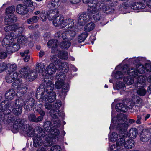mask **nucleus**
Wrapping results in <instances>:
<instances>
[{"label":"nucleus","instance_id":"obj_1","mask_svg":"<svg viewBox=\"0 0 151 151\" xmlns=\"http://www.w3.org/2000/svg\"><path fill=\"white\" fill-rule=\"evenodd\" d=\"M47 87L45 89V92L47 94H45L43 97L44 93V89L40 88H38L36 93V96H38L39 94L40 95L39 98L41 99L43 97V99L51 103L53 102L56 99V95L55 93L53 92L54 84L52 83L51 82H48L47 83Z\"/></svg>","mask_w":151,"mask_h":151},{"label":"nucleus","instance_id":"obj_2","mask_svg":"<svg viewBox=\"0 0 151 151\" xmlns=\"http://www.w3.org/2000/svg\"><path fill=\"white\" fill-rule=\"evenodd\" d=\"M52 122L47 121L45 122L43 125V127L48 133L46 134L45 138L46 139L44 142V146L47 147L50 146L52 142L49 139H51L54 137L55 136H57L59 134V131L58 129H53Z\"/></svg>","mask_w":151,"mask_h":151},{"label":"nucleus","instance_id":"obj_3","mask_svg":"<svg viewBox=\"0 0 151 151\" xmlns=\"http://www.w3.org/2000/svg\"><path fill=\"white\" fill-rule=\"evenodd\" d=\"M117 119L119 120L117 126V128L119 130V137H124L125 134H127V130L130 125L127 121V118L124 114H119Z\"/></svg>","mask_w":151,"mask_h":151},{"label":"nucleus","instance_id":"obj_4","mask_svg":"<svg viewBox=\"0 0 151 151\" xmlns=\"http://www.w3.org/2000/svg\"><path fill=\"white\" fill-rule=\"evenodd\" d=\"M54 25L55 27L60 26L61 28H64L66 26L71 28V26L75 25L74 20L70 19H64L63 16H57L53 21Z\"/></svg>","mask_w":151,"mask_h":151},{"label":"nucleus","instance_id":"obj_5","mask_svg":"<svg viewBox=\"0 0 151 151\" xmlns=\"http://www.w3.org/2000/svg\"><path fill=\"white\" fill-rule=\"evenodd\" d=\"M35 130L37 132V134L35 136L33 139V145L37 147L42 145V138L45 136L46 133L43 129L39 126L36 127Z\"/></svg>","mask_w":151,"mask_h":151},{"label":"nucleus","instance_id":"obj_6","mask_svg":"<svg viewBox=\"0 0 151 151\" xmlns=\"http://www.w3.org/2000/svg\"><path fill=\"white\" fill-rule=\"evenodd\" d=\"M116 142V145L119 147H124L128 149H130L134 146V142L132 139L127 140L126 141L125 137L127 136V134H125V136L119 137Z\"/></svg>","mask_w":151,"mask_h":151},{"label":"nucleus","instance_id":"obj_7","mask_svg":"<svg viewBox=\"0 0 151 151\" xmlns=\"http://www.w3.org/2000/svg\"><path fill=\"white\" fill-rule=\"evenodd\" d=\"M67 31L65 33H63L61 38L64 40L67 39L69 40H72L75 36L76 35V30L77 28V26L74 25L71 27V28L69 27H67Z\"/></svg>","mask_w":151,"mask_h":151},{"label":"nucleus","instance_id":"obj_8","mask_svg":"<svg viewBox=\"0 0 151 151\" xmlns=\"http://www.w3.org/2000/svg\"><path fill=\"white\" fill-rule=\"evenodd\" d=\"M29 125L25 124V120L22 118H18L15 121L13 124V128L21 132L26 127H28Z\"/></svg>","mask_w":151,"mask_h":151},{"label":"nucleus","instance_id":"obj_9","mask_svg":"<svg viewBox=\"0 0 151 151\" xmlns=\"http://www.w3.org/2000/svg\"><path fill=\"white\" fill-rule=\"evenodd\" d=\"M14 105L12 102L4 100L0 104V111H6L5 114H9L11 112L12 106Z\"/></svg>","mask_w":151,"mask_h":151},{"label":"nucleus","instance_id":"obj_10","mask_svg":"<svg viewBox=\"0 0 151 151\" xmlns=\"http://www.w3.org/2000/svg\"><path fill=\"white\" fill-rule=\"evenodd\" d=\"M22 83L21 79L18 78L15 80L12 83V85L14 88H17V91L23 94L27 92V88L24 86Z\"/></svg>","mask_w":151,"mask_h":151},{"label":"nucleus","instance_id":"obj_11","mask_svg":"<svg viewBox=\"0 0 151 151\" xmlns=\"http://www.w3.org/2000/svg\"><path fill=\"white\" fill-rule=\"evenodd\" d=\"M97 7L98 8H99L100 10L103 11L106 13H111L115 9L114 7L101 2H98Z\"/></svg>","mask_w":151,"mask_h":151},{"label":"nucleus","instance_id":"obj_12","mask_svg":"<svg viewBox=\"0 0 151 151\" xmlns=\"http://www.w3.org/2000/svg\"><path fill=\"white\" fill-rule=\"evenodd\" d=\"M23 100L21 99L18 100V103L17 100L15 102V106L13 107L12 106V111L16 115H19L22 113V106H23L22 102Z\"/></svg>","mask_w":151,"mask_h":151},{"label":"nucleus","instance_id":"obj_13","mask_svg":"<svg viewBox=\"0 0 151 151\" xmlns=\"http://www.w3.org/2000/svg\"><path fill=\"white\" fill-rule=\"evenodd\" d=\"M24 109L27 111L31 110L32 108L35 106V102L34 99L32 98H29L26 99L25 101L22 102Z\"/></svg>","mask_w":151,"mask_h":151},{"label":"nucleus","instance_id":"obj_14","mask_svg":"<svg viewBox=\"0 0 151 151\" xmlns=\"http://www.w3.org/2000/svg\"><path fill=\"white\" fill-rule=\"evenodd\" d=\"M4 29L6 32H9L12 30L15 32H18L20 34L22 33L24 30V29L22 27H19L18 24H16L6 26L4 27Z\"/></svg>","mask_w":151,"mask_h":151},{"label":"nucleus","instance_id":"obj_15","mask_svg":"<svg viewBox=\"0 0 151 151\" xmlns=\"http://www.w3.org/2000/svg\"><path fill=\"white\" fill-rule=\"evenodd\" d=\"M90 19V17L87 13H82L78 17V22L80 25L82 26L84 25Z\"/></svg>","mask_w":151,"mask_h":151},{"label":"nucleus","instance_id":"obj_16","mask_svg":"<svg viewBox=\"0 0 151 151\" xmlns=\"http://www.w3.org/2000/svg\"><path fill=\"white\" fill-rule=\"evenodd\" d=\"M137 82L135 87L137 88L138 87H144L146 85L145 82L146 80V77L143 76L141 75L138 76L137 78L134 79Z\"/></svg>","mask_w":151,"mask_h":151},{"label":"nucleus","instance_id":"obj_17","mask_svg":"<svg viewBox=\"0 0 151 151\" xmlns=\"http://www.w3.org/2000/svg\"><path fill=\"white\" fill-rule=\"evenodd\" d=\"M122 72L125 73V74H127L134 77L135 79H136V76H138L137 70L133 68H130L129 69H127L124 67L123 68Z\"/></svg>","mask_w":151,"mask_h":151},{"label":"nucleus","instance_id":"obj_18","mask_svg":"<svg viewBox=\"0 0 151 151\" xmlns=\"http://www.w3.org/2000/svg\"><path fill=\"white\" fill-rule=\"evenodd\" d=\"M16 11L18 14L23 15L27 13L28 9L24 5L19 4L17 6Z\"/></svg>","mask_w":151,"mask_h":151},{"label":"nucleus","instance_id":"obj_19","mask_svg":"<svg viewBox=\"0 0 151 151\" xmlns=\"http://www.w3.org/2000/svg\"><path fill=\"white\" fill-rule=\"evenodd\" d=\"M22 133L27 134L28 136L30 137H34L37 135L36 134H37V132L35 130V128L34 130L32 127H29H29H26L22 132Z\"/></svg>","mask_w":151,"mask_h":151},{"label":"nucleus","instance_id":"obj_20","mask_svg":"<svg viewBox=\"0 0 151 151\" xmlns=\"http://www.w3.org/2000/svg\"><path fill=\"white\" fill-rule=\"evenodd\" d=\"M58 41L56 40H49L47 43V45L50 48H52V53L56 52L58 50L57 48Z\"/></svg>","mask_w":151,"mask_h":151},{"label":"nucleus","instance_id":"obj_21","mask_svg":"<svg viewBox=\"0 0 151 151\" xmlns=\"http://www.w3.org/2000/svg\"><path fill=\"white\" fill-rule=\"evenodd\" d=\"M29 72V68L28 67H24L21 68L19 72V75L21 77L26 79Z\"/></svg>","mask_w":151,"mask_h":151},{"label":"nucleus","instance_id":"obj_22","mask_svg":"<svg viewBox=\"0 0 151 151\" xmlns=\"http://www.w3.org/2000/svg\"><path fill=\"white\" fill-rule=\"evenodd\" d=\"M69 85L65 84L62 88L61 91L59 92V96L62 99H64L66 95V93L68 91Z\"/></svg>","mask_w":151,"mask_h":151},{"label":"nucleus","instance_id":"obj_23","mask_svg":"<svg viewBox=\"0 0 151 151\" xmlns=\"http://www.w3.org/2000/svg\"><path fill=\"white\" fill-rule=\"evenodd\" d=\"M17 18L14 14L7 15L5 17V21L7 24H9L16 21Z\"/></svg>","mask_w":151,"mask_h":151},{"label":"nucleus","instance_id":"obj_24","mask_svg":"<svg viewBox=\"0 0 151 151\" xmlns=\"http://www.w3.org/2000/svg\"><path fill=\"white\" fill-rule=\"evenodd\" d=\"M57 68L53 63L50 64L47 67L46 71L47 73L50 75L55 74Z\"/></svg>","mask_w":151,"mask_h":151},{"label":"nucleus","instance_id":"obj_25","mask_svg":"<svg viewBox=\"0 0 151 151\" xmlns=\"http://www.w3.org/2000/svg\"><path fill=\"white\" fill-rule=\"evenodd\" d=\"M28 119L30 121L36 123H37L42 120V116H38L36 117V116L33 114H29L28 116Z\"/></svg>","mask_w":151,"mask_h":151},{"label":"nucleus","instance_id":"obj_26","mask_svg":"<svg viewBox=\"0 0 151 151\" xmlns=\"http://www.w3.org/2000/svg\"><path fill=\"white\" fill-rule=\"evenodd\" d=\"M57 65L58 66L60 70L63 69L65 72H68L69 70L68 63L66 62H62L60 61Z\"/></svg>","mask_w":151,"mask_h":151},{"label":"nucleus","instance_id":"obj_27","mask_svg":"<svg viewBox=\"0 0 151 151\" xmlns=\"http://www.w3.org/2000/svg\"><path fill=\"white\" fill-rule=\"evenodd\" d=\"M15 95V91L13 89L9 90L7 91L5 93V98L9 100H12Z\"/></svg>","mask_w":151,"mask_h":151},{"label":"nucleus","instance_id":"obj_28","mask_svg":"<svg viewBox=\"0 0 151 151\" xmlns=\"http://www.w3.org/2000/svg\"><path fill=\"white\" fill-rule=\"evenodd\" d=\"M116 110L119 112H126L127 110V106L122 103H118L116 105Z\"/></svg>","mask_w":151,"mask_h":151},{"label":"nucleus","instance_id":"obj_29","mask_svg":"<svg viewBox=\"0 0 151 151\" xmlns=\"http://www.w3.org/2000/svg\"><path fill=\"white\" fill-rule=\"evenodd\" d=\"M60 4L59 0H51L50 1L47 5V7L49 8L51 7L57 8Z\"/></svg>","mask_w":151,"mask_h":151},{"label":"nucleus","instance_id":"obj_30","mask_svg":"<svg viewBox=\"0 0 151 151\" xmlns=\"http://www.w3.org/2000/svg\"><path fill=\"white\" fill-rule=\"evenodd\" d=\"M10 37L9 35H6L2 41V44L3 47H8L12 43V40H10Z\"/></svg>","mask_w":151,"mask_h":151},{"label":"nucleus","instance_id":"obj_31","mask_svg":"<svg viewBox=\"0 0 151 151\" xmlns=\"http://www.w3.org/2000/svg\"><path fill=\"white\" fill-rule=\"evenodd\" d=\"M135 79L132 77H131L129 75H127L125 76L123 78V80L124 83L128 85L132 84L134 82Z\"/></svg>","mask_w":151,"mask_h":151},{"label":"nucleus","instance_id":"obj_32","mask_svg":"<svg viewBox=\"0 0 151 151\" xmlns=\"http://www.w3.org/2000/svg\"><path fill=\"white\" fill-rule=\"evenodd\" d=\"M134 105L135 106L136 111H138L139 110L140 107L142 105V99L138 97L135 100V101H134Z\"/></svg>","mask_w":151,"mask_h":151},{"label":"nucleus","instance_id":"obj_33","mask_svg":"<svg viewBox=\"0 0 151 151\" xmlns=\"http://www.w3.org/2000/svg\"><path fill=\"white\" fill-rule=\"evenodd\" d=\"M53 122L52 123L53 128L54 129H55L58 128L60 126V121L58 118H56L55 119H53Z\"/></svg>","mask_w":151,"mask_h":151},{"label":"nucleus","instance_id":"obj_34","mask_svg":"<svg viewBox=\"0 0 151 151\" xmlns=\"http://www.w3.org/2000/svg\"><path fill=\"white\" fill-rule=\"evenodd\" d=\"M50 114L51 116L53 118V119L56 118H58L60 116V112L58 110H55L54 109L51 110L50 111Z\"/></svg>","mask_w":151,"mask_h":151},{"label":"nucleus","instance_id":"obj_35","mask_svg":"<svg viewBox=\"0 0 151 151\" xmlns=\"http://www.w3.org/2000/svg\"><path fill=\"white\" fill-rule=\"evenodd\" d=\"M37 76V73L36 72H34L30 70V72L27 76L26 79L29 81H33Z\"/></svg>","mask_w":151,"mask_h":151},{"label":"nucleus","instance_id":"obj_36","mask_svg":"<svg viewBox=\"0 0 151 151\" xmlns=\"http://www.w3.org/2000/svg\"><path fill=\"white\" fill-rule=\"evenodd\" d=\"M27 42V39L24 36H19L17 39V42L20 45H23Z\"/></svg>","mask_w":151,"mask_h":151},{"label":"nucleus","instance_id":"obj_37","mask_svg":"<svg viewBox=\"0 0 151 151\" xmlns=\"http://www.w3.org/2000/svg\"><path fill=\"white\" fill-rule=\"evenodd\" d=\"M59 58L63 60H66L68 58V55L66 51H59L58 54Z\"/></svg>","mask_w":151,"mask_h":151},{"label":"nucleus","instance_id":"obj_38","mask_svg":"<svg viewBox=\"0 0 151 151\" xmlns=\"http://www.w3.org/2000/svg\"><path fill=\"white\" fill-rule=\"evenodd\" d=\"M95 26L94 23L91 22L87 24L84 27V29L85 31L89 32L93 30Z\"/></svg>","mask_w":151,"mask_h":151},{"label":"nucleus","instance_id":"obj_39","mask_svg":"<svg viewBox=\"0 0 151 151\" xmlns=\"http://www.w3.org/2000/svg\"><path fill=\"white\" fill-rule=\"evenodd\" d=\"M88 35V33L84 32L81 34L78 38V41L79 43L83 42Z\"/></svg>","mask_w":151,"mask_h":151},{"label":"nucleus","instance_id":"obj_40","mask_svg":"<svg viewBox=\"0 0 151 151\" xmlns=\"http://www.w3.org/2000/svg\"><path fill=\"white\" fill-rule=\"evenodd\" d=\"M39 18L38 16H34L31 18L27 19V22L29 24H32L34 23H36L39 19Z\"/></svg>","mask_w":151,"mask_h":151},{"label":"nucleus","instance_id":"obj_41","mask_svg":"<svg viewBox=\"0 0 151 151\" xmlns=\"http://www.w3.org/2000/svg\"><path fill=\"white\" fill-rule=\"evenodd\" d=\"M116 88L117 90H120V91H124L125 89V85L122 82H117Z\"/></svg>","mask_w":151,"mask_h":151},{"label":"nucleus","instance_id":"obj_42","mask_svg":"<svg viewBox=\"0 0 151 151\" xmlns=\"http://www.w3.org/2000/svg\"><path fill=\"white\" fill-rule=\"evenodd\" d=\"M29 53V50H26L24 52H20V54L21 56H25V58H24V60L25 62H27L29 60L30 56L29 55H26Z\"/></svg>","mask_w":151,"mask_h":151},{"label":"nucleus","instance_id":"obj_43","mask_svg":"<svg viewBox=\"0 0 151 151\" xmlns=\"http://www.w3.org/2000/svg\"><path fill=\"white\" fill-rule=\"evenodd\" d=\"M97 4L96 6H90L88 9L89 13L93 14H95L96 13H98V12H99V10L100 9L99 8H97Z\"/></svg>","mask_w":151,"mask_h":151},{"label":"nucleus","instance_id":"obj_44","mask_svg":"<svg viewBox=\"0 0 151 151\" xmlns=\"http://www.w3.org/2000/svg\"><path fill=\"white\" fill-rule=\"evenodd\" d=\"M129 136L132 138L136 137L137 134V131L136 128H132L129 131Z\"/></svg>","mask_w":151,"mask_h":151},{"label":"nucleus","instance_id":"obj_45","mask_svg":"<svg viewBox=\"0 0 151 151\" xmlns=\"http://www.w3.org/2000/svg\"><path fill=\"white\" fill-rule=\"evenodd\" d=\"M65 75V74L62 72H59L56 76V78L57 80L61 81H64Z\"/></svg>","mask_w":151,"mask_h":151},{"label":"nucleus","instance_id":"obj_46","mask_svg":"<svg viewBox=\"0 0 151 151\" xmlns=\"http://www.w3.org/2000/svg\"><path fill=\"white\" fill-rule=\"evenodd\" d=\"M71 43L70 42L63 41L61 42L60 47L63 49H67L70 46Z\"/></svg>","mask_w":151,"mask_h":151},{"label":"nucleus","instance_id":"obj_47","mask_svg":"<svg viewBox=\"0 0 151 151\" xmlns=\"http://www.w3.org/2000/svg\"><path fill=\"white\" fill-rule=\"evenodd\" d=\"M138 87V89L137 90V92L138 94L140 96H144L145 95L147 92L146 90H145L143 87Z\"/></svg>","mask_w":151,"mask_h":151},{"label":"nucleus","instance_id":"obj_48","mask_svg":"<svg viewBox=\"0 0 151 151\" xmlns=\"http://www.w3.org/2000/svg\"><path fill=\"white\" fill-rule=\"evenodd\" d=\"M137 72L140 74H142L145 72V66L141 64H139L137 66Z\"/></svg>","mask_w":151,"mask_h":151},{"label":"nucleus","instance_id":"obj_49","mask_svg":"<svg viewBox=\"0 0 151 151\" xmlns=\"http://www.w3.org/2000/svg\"><path fill=\"white\" fill-rule=\"evenodd\" d=\"M8 66L9 67V71L10 72H13L16 70L17 68V65L15 64H8Z\"/></svg>","mask_w":151,"mask_h":151},{"label":"nucleus","instance_id":"obj_50","mask_svg":"<svg viewBox=\"0 0 151 151\" xmlns=\"http://www.w3.org/2000/svg\"><path fill=\"white\" fill-rule=\"evenodd\" d=\"M15 7L14 6H12L6 8V13L8 14H13L15 11Z\"/></svg>","mask_w":151,"mask_h":151},{"label":"nucleus","instance_id":"obj_51","mask_svg":"<svg viewBox=\"0 0 151 151\" xmlns=\"http://www.w3.org/2000/svg\"><path fill=\"white\" fill-rule=\"evenodd\" d=\"M56 55H54L52 56L50 59L51 62L53 63V64H55V65H57L59 62L60 60L58 58Z\"/></svg>","mask_w":151,"mask_h":151},{"label":"nucleus","instance_id":"obj_52","mask_svg":"<svg viewBox=\"0 0 151 151\" xmlns=\"http://www.w3.org/2000/svg\"><path fill=\"white\" fill-rule=\"evenodd\" d=\"M151 136L147 134L146 135L142 134V136H140V139L141 141H142L143 142H145L148 141Z\"/></svg>","mask_w":151,"mask_h":151},{"label":"nucleus","instance_id":"obj_53","mask_svg":"<svg viewBox=\"0 0 151 151\" xmlns=\"http://www.w3.org/2000/svg\"><path fill=\"white\" fill-rule=\"evenodd\" d=\"M142 134L145 135L148 134L151 136V129H143L141 131L140 136H142Z\"/></svg>","mask_w":151,"mask_h":151},{"label":"nucleus","instance_id":"obj_54","mask_svg":"<svg viewBox=\"0 0 151 151\" xmlns=\"http://www.w3.org/2000/svg\"><path fill=\"white\" fill-rule=\"evenodd\" d=\"M64 81L60 82L58 80L55 84V87L58 89H60L62 86H63L65 84H64Z\"/></svg>","mask_w":151,"mask_h":151},{"label":"nucleus","instance_id":"obj_55","mask_svg":"<svg viewBox=\"0 0 151 151\" xmlns=\"http://www.w3.org/2000/svg\"><path fill=\"white\" fill-rule=\"evenodd\" d=\"M59 12L57 9H55L54 10H51L49 12V16L50 17H52V18L55 19L57 16H56L55 14H58Z\"/></svg>","mask_w":151,"mask_h":151},{"label":"nucleus","instance_id":"obj_56","mask_svg":"<svg viewBox=\"0 0 151 151\" xmlns=\"http://www.w3.org/2000/svg\"><path fill=\"white\" fill-rule=\"evenodd\" d=\"M118 138V135L116 133L114 132L112 133L111 136V140L113 142L116 141Z\"/></svg>","mask_w":151,"mask_h":151},{"label":"nucleus","instance_id":"obj_57","mask_svg":"<svg viewBox=\"0 0 151 151\" xmlns=\"http://www.w3.org/2000/svg\"><path fill=\"white\" fill-rule=\"evenodd\" d=\"M127 109L128 108L132 109L136 111L135 106L134 105V103L133 101H129L128 104V106L127 107Z\"/></svg>","mask_w":151,"mask_h":151},{"label":"nucleus","instance_id":"obj_58","mask_svg":"<svg viewBox=\"0 0 151 151\" xmlns=\"http://www.w3.org/2000/svg\"><path fill=\"white\" fill-rule=\"evenodd\" d=\"M44 69L45 68L44 67L42 68V66H41V64L40 63L38 64L36 66L37 72L42 73L43 72Z\"/></svg>","mask_w":151,"mask_h":151},{"label":"nucleus","instance_id":"obj_59","mask_svg":"<svg viewBox=\"0 0 151 151\" xmlns=\"http://www.w3.org/2000/svg\"><path fill=\"white\" fill-rule=\"evenodd\" d=\"M35 110L37 111L40 115H41L39 116H42V120L43 119V117L45 115V112L42 110L41 108H37Z\"/></svg>","mask_w":151,"mask_h":151},{"label":"nucleus","instance_id":"obj_60","mask_svg":"<svg viewBox=\"0 0 151 151\" xmlns=\"http://www.w3.org/2000/svg\"><path fill=\"white\" fill-rule=\"evenodd\" d=\"M24 3L25 5L27 7V6L31 7L33 5V2L31 0H24Z\"/></svg>","mask_w":151,"mask_h":151},{"label":"nucleus","instance_id":"obj_61","mask_svg":"<svg viewBox=\"0 0 151 151\" xmlns=\"http://www.w3.org/2000/svg\"><path fill=\"white\" fill-rule=\"evenodd\" d=\"M60 147L58 145L52 146L51 148L50 151H61Z\"/></svg>","mask_w":151,"mask_h":151},{"label":"nucleus","instance_id":"obj_62","mask_svg":"<svg viewBox=\"0 0 151 151\" xmlns=\"http://www.w3.org/2000/svg\"><path fill=\"white\" fill-rule=\"evenodd\" d=\"M123 73H124L123 72H122L120 71H117L115 75V77L117 79L122 78L124 75Z\"/></svg>","mask_w":151,"mask_h":151},{"label":"nucleus","instance_id":"obj_63","mask_svg":"<svg viewBox=\"0 0 151 151\" xmlns=\"http://www.w3.org/2000/svg\"><path fill=\"white\" fill-rule=\"evenodd\" d=\"M123 73H124L123 72H122L120 71H117L115 75V77L117 79L122 78L124 75Z\"/></svg>","mask_w":151,"mask_h":151},{"label":"nucleus","instance_id":"obj_64","mask_svg":"<svg viewBox=\"0 0 151 151\" xmlns=\"http://www.w3.org/2000/svg\"><path fill=\"white\" fill-rule=\"evenodd\" d=\"M6 67L7 65L6 63H0V72L3 71L5 70Z\"/></svg>","mask_w":151,"mask_h":151}]
</instances>
